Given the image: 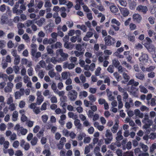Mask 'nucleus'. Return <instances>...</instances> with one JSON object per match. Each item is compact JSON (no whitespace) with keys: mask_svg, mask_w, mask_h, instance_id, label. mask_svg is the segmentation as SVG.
<instances>
[{"mask_svg":"<svg viewBox=\"0 0 156 156\" xmlns=\"http://www.w3.org/2000/svg\"><path fill=\"white\" fill-rule=\"evenodd\" d=\"M82 6L83 9V10L85 12L88 13L90 12V10L86 5L84 4Z\"/></svg>","mask_w":156,"mask_h":156,"instance_id":"69168bd1","label":"nucleus"},{"mask_svg":"<svg viewBox=\"0 0 156 156\" xmlns=\"http://www.w3.org/2000/svg\"><path fill=\"white\" fill-rule=\"evenodd\" d=\"M117 68L118 72L119 73H123L125 71H126V72H128L127 70H126V69L125 68L121 66L120 65Z\"/></svg>","mask_w":156,"mask_h":156,"instance_id":"e433bc0d","label":"nucleus"},{"mask_svg":"<svg viewBox=\"0 0 156 156\" xmlns=\"http://www.w3.org/2000/svg\"><path fill=\"white\" fill-rule=\"evenodd\" d=\"M114 67L113 65H110L108 67L107 70L110 73H113Z\"/></svg>","mask_w":156,"mask_h":156,"instance_id":"09e8293b","label":"nucleus"},{"mask_svg":"<svg viewBox=\"0 0 156 156\" xmlns=\"http://www.w3.org/2000/svg\"><path fill=\"white\" fill-rule=\"evenodd\" d=\"M6 42L4 40H0V49L4 48L5 46Z\"/></svg>","mask_w":156,"mask_h":156,"instance_id":"8fccbe9b","label":"nucleus"},{"mask_svg":"<svg viewBox=\"0 0 156 156\" xmlns=\"http://www.w3.org/2000/svg\"><path fill=\"white\" fill-rule=\"evenodd\" d=\"M44 97L43 96L37 97V103L38 105H40L44 101Z\"/></svg>","mask_w":156,"mask_h":156,"instance_id":"473e14b6","label":"nucleus"},{"mask_svg":"<svg viewBox=\"0 0 156 156\" xmlns=\"http://www.w3.org/2000/svg\"><path fill=\"white\" fill-rule=\"evenodd\" d=\"M78 95L77 92L74 90H72L69 92L67 96L69 99L71 101H75L77 98Z\"/></svg>","mask_w":156,"mask_h":156,"instance_id":"39448f33","label":"nucleus"},{"mask_svg":"<svg viewBox=\"0 0 156 156\" xmlns=\"http://www.w3.org/2000/svg\"><path fill=\"white\" fill-rule=\"evenodd\" d=\"M13 69L14 72L16 74H18L20 71V68L17 66H13Z\"/></svg>","mask_w":156,"mask_h":156,"instance_id":"052dcab7","label":"nucleus"},{"mask_svg":"<svg viewBox=\"0 0 156 156\" xmlns=\"http://www.w3.org/2000/svg\"><path fill=\"white\" fill-rule=\"evenodd\" d=\"M52 90L53 91L54 93L56 92L58 89H57V87L56 84L54 82H53L52 83L51 85V86Z\"/></svg>","mask_w":156,"mask_h":156,"instance_id":"79ce46f5","label":"nucleus"},{"mask_svg":"<svg viewBox=\"0 0 156 156\" xmlns=\"http://www.w3.org/2000/svg\"><path fill=\"white\" fill-rule=\"evenodd\" d=\"M14 129L17 131V134L19 136L21 135H25L28 132L27 129L24 128L23 127L21 126L19 124H16L14 127Z\"/></svg>","mask_w":156,"mask_h":156,"instance_id":"f03ea898","label":"nucleus"},{"mask_svg":"<svg viewBox=\"0 0 156 156\" xmlns=\"http://www.w3.org/2000/svg\"><path fill=\"white\" fill-rule=\"evenodd\" d=\"M113 65L116 68L120 66V63L119 61L116 59H114L112 60Z\"/></svg>","mask_w":156,"mask_h":156,"instance_id":"7c9ffc66","label":"nucleus"},{"mask_svg":"<svg viewBox=\"0 0 156 156\" xmlns=\"http://www.w3.org/2000/svg\"><path fill=\"white\" fill-rule=\"evenodd\" d=\"M22 96L19 91H17L15 93V98L16 99H20Z\"/></svg>","mask_w":156,"mask_h":156,"instance_id":"37998d69","label":"nucleus"},{"mask_svg":"<svg viewBox=\"0 0 156 156\" xmlns=\"http://www.w3.org/2000/svg\"><path fill=\"white\" fill-rule=\"evenodd\" d=\"M54 47V45L51 44V45L48 46L46 48V50L48 53L51 55V56H53L54 55L53 54L54 51L52 49Z\"/></svg>","mask_w":156,"mask_h":156,"instance_id":"a211bd4d","label":"nucleus"},{"mask_svg":"<svg viewBox=\"0 0 156 156\" xmlns=\"http://www.w3.org/2000/svg\"><path fill=\"white\" fill-rule=\"evenodd\" d=\"M139 84V83L138 82L134 81L133 79L130 80L128 83L127 85H133L135 87H137Z\"/></svg>","mask_w":156,"mask_h":156,"instance_id":"4be33fe9","label":"nucleus"},{"mask_svg":"<svg viewBox=\"0 0 156 156\" xmlns=\"http://www.w3.org/2000/svg\"><path fill=\"white\" fill-rule=\"evenodd\" d=\"M14 46V44L12 41H9L7 43V46L9 48H12Z\"/></svg>","mask_w":156,"mask_h":156,"instance_id":"338daca9","label":"nucleus"},{"mask_svg":"<svg viewBox=\"0 0 156 156\" xmlns=\"http://www.w3.org/2000/svg\"><path fill=\"white\" fill-rule=\"evenodd\" d=\"M139 88L140 89V91L141 92L144 94H146L147 93L148 91L147 89L144 86L140 85L139 86Z\"/></svg>","mask_w":156,"mask_h":156,"instance_id":"2f4dec72","label":"nucleus"},{"mask_svg":"<svg viewBox=\"0 0 156 156\" xmlns=\"http://www.w3.org/2000/svg\"><path fill=\"white\" fill-rule=\"evenodd\" d=\"M84 55L86 58L85 59L86 63L89 64L90 63L91 61L90 59V58L92 57V54L91 52H87L85 53Z\"/></svg>","mask_w":156,"mask_h":156,"instance_id":"f8f14e48","label":"nucleus"},{"mask_svg":"<svg viewBox=\"0 0 156 156\" xmlns=\"http://www.w3.org/2000/svg\"><path fill=\"white\" fill-rule=\"evenodd\" d=\"M122 132L121 130H119L117 133V136L116 137V139L117 141L119 142V141L121 140L123 138V136L122 135Z\"/></svg>","mask_w":156,"mask_h":156,"instance_id":"412c9836","label":"nucleus"},{"mask_svg":"<svg viewBox=\"0 0 156 156\" xmlns=\"http://www.w3.org/2000/svg\"><path fill=\"white\" fill-rule=\"evenodd\" d=\"M12 120L14 121H16L18 116V112L17 111H14L13 112L12 115Z\"/></svg>","mask_w":156,"mask_h":156,"instance_id":"4c0bfd02","label":"nucleus"},{"mask_svg":"<svg viewBox=\"0 0 156 156\" xmlns=\"http://www.w3.org/2000/svg\"><path fill=\"white\" fill-rule=\"evenodd\" d=\"M75 66L74 63H69L68 62H64L63 66V68L64 69H68L71 70L73 69Z\"/></svg>","mask_w":156,"mask_h":156,"instance_id":"9b49d317","label":"nucleus"},{"mask_svg":"<svg viewBox=\"0 0 156 156\" xmlns=\"http://www.w3.org/2000/svg\"><path fill=\"white\" fill-rule=\"evenodd\" d=\"M118 124L116 123L111 128V130L113 133H115L116 132L118 129Z\"/></svg>","mask_w":156,"mask_h":156,"instance_id":"c03bdc74","label":"nucleus"},{"mask_svg":"<svg viewBox=\"0 0 156 156\" xmlns=\"http://www.w3.org/2000/svg\"><path fill=\"white\" fill-rule=\"evenodd\" d=\"M20 58L19 55L15 57L14 60V64L16 65H18L20 63Z\"/></svg>","mask_w":156,"mask_h":156,"instance_id":"de8ad7c7","label":"nucleus"},{"mask_svg":"<svg viewBox=\"0 0 156 156\" xmlns=\"http://www.w3.org/2000/svg\"><path fill=\"white\" fill-rule=\"evenodd\" d=\"M132 144L131 142L129 141L127 142L126 144H124L122 146V149L123 150H125L126 149L128 150H129L131 148Z\"/></svg>","mask_w":156,"mask_h":156,"instance_id":"5701e85b","label":"nucleus"},{"mask_svg":"<svg viewBox=\"0 0 156 156\" xmlns=\"http://www.w3.org/2000/svg\"><path fill=\"white\" fill-rule=\"evenodd\" d=\"M101 68L100 67H98L97 68L95 72V74L96 76H100L101 73Z\"/></svg>","mask_w":156,"mask_h":156,"instance_id":"4d7b16f0","label":"nucleus"},{"mask_svg":"<svg viewBox=\"0 0 156 156\" xmlns=\"http://www.w3.org/2000/svg\"><path fill=\"white\" fill-rule=\"evenodd\" d=\"M111 26L116 31H118L120 29L121 23L115 19H113L111 21Z\"/></svg>","mask_w":156,"mask_h":156,"instance_id":"20e7f679","label":"nucleus"},{"mask_svg":"<svg viewBox=\"0 0 156 156\" xmlns=\"http://www.w3.org/2000/svg\"><path fill=\"white\" fill-rule=\"evenodd\" d=\"M140 146L144 152H146L148 151V147L147 145L140 143Z\"/></svg>","mask_w":156,"mask_h":156,"instance_id":"f704fd0d","label":"nucleus"},{"mask_svg":"<svg viewBox=\"0 0 156 156\" xmlns=\"http://www.w3.org/2000/svg\"><path fill=\"white\" fill-rule=\"evenodd\" d=\"M79 78L82 83H84L86 82V77L83 74H81Z\"/></svg>","mask_w":156,"mask_h":156,"instance_id":"774afa93","label":"nucleus"},{"mask_svg":"<svg viewBox=\"0 0 156 156\" xmlns=\"http://www.w3.org/2000/svg\"><path fill=\"white\" fill-rule=\"evenodd\" d=\"M156 68V67L155 66H151L149 67H147V72H152Z\"/></svg>","mask_w":156,"mask_h":156,"instance_id":"6e6d98bb","label":"nucleus"},{"mask_svg":"<svg viewBox=\"0 0 156 156\" xmlns=\"http://www.w3.org/2000/svg\"><path fill=\"white\" fill-rule=\"evenodd\" d=\"M55 93L58 94L59 97L63 96L65 93V92L64 91H60L58 90H57Z\"/></svg>","mask_w":156,"mask_h":156,"instance_id":"a18cd8bd","label":"nucleus"},{"mask_svg":"<svg viewBox=\"0 0 156 156\" xmlns=\"http://www.w3.org/2000/svg\"><path fill=\"white\" fill-rule=\"evenodd\" d=\"M69 73L66 72H64L62 73L61 76L62 79L63 80L67 79L68 77V74Z\"/></svg>","mask_w":156,"mask_h":156,"instance_id":"c9c22d12","label":"nucleus"},{"mask_svg":"<svg viewBox=\"0 0 156 156\" xmlns=\"http://www.w3.org/2000/svg\"><path fill=\"white\" fill-rule=\"evenodd\" d=\"M106 45L111 46L114 44L115 43V39L110 35L105 37L104 39Z\"/></svg>","mask_w":156,"mask_h":156,"instance_id":"423d86ee","label":"nucleus"},{"mask_svg":"<svg viewBox=\"0 0 156 156\" xmlns=\"http://www.w3.org/2000/svg\"><path fill=\"white\" fill-rule=\"evenodd\" d=\"M105 138L104 139L105 144H110L112 140V135L109 129H107L105 134Z\"/></svg>","mask_w":156,"mask_h":156,"instance_id":"7ed1b4c3","label":"nucleus"},{"mask_svg":"<svg viewBox=\"0 0 156 156\" xmlns=\"http://www.w3.org/2000/svg\"><path fill=\"white\" fill-rule=\"evenodd\" d=\"M104 82L105 83H107L108 85L110 84V80L108 76H105L104 77Z\"/></svg>","mask_w":156,"mask_h":156,"instance_id":"603ef678","label":"nucleus"},{"mask_svg":"<svg viewBox=\"0 0 156 156\" xmlns=\"http://www.w3.org/2000/svg\"><path fill=\"white\" fill-rule=\"evenodd\" d=\"M44 154H45V156H50L51 153L49 149H45L42 152Z\"/></svg>","mask_w":156,"mask_h":156,"instance_id":"58836bf2","label":"nucleus"},{"mask_svg":"<svg viewBox=\"0 0 156 156\" xmlns=\"http://www.w3.org/2000/svg\"><path fill=\"white\" fill-rule=\"evenodd\" d=\"M121 144L119 142L116 141L115 142H113L108 146V147L112 151H115L117 147H119L121 146Z\"/></svg>","mask_w":156,"mask_h":156,"instance_id":"6e6552de","label":"nucleus"},{"mask_svg":"<svg viewBox=\"0 0 156 156\" xmlns=\"http://www.w3.org/2000/svg\"><path fill=\"white\" fill-rule=\"evenodd\" d=\"M20 145L21 147L23 148L26 151L28 150L30 147L29 144L25 141L23 140H21Z\"/></svg>","mask_w":156,"mask_h":156,"instance_id":"9d476101","label":"nucleus"},{"mask_svg":"<svg viewBox=\"0 0 156 156\" xmlns=\"http://www.w3.org/2000/svg\"><path fill=\"white\" fill-rule=\"evenodd\" d=\"M140 61L143 62H147L148 61V57L147 54H142L139 58Z\"/></svg>","mask_w":156,"mask_h":156,"instance_id":"f3484780","label":"nucleus"},{"mask_svg":"<svg viewBox=\"0 0 156 156\" xmlns=\"http://www.w3.org/2000/svg\"><path fill=\"white\" fill-rule=\"evenodd\" d=\"M142 112H147L149 110V108L145 105H142L140 108Z\"/></svg>","mask_w":156,"mask_h":156,"instance_id":"5fc2aeb1","label":"nucleus"},{"mask_svg":"<svg viewBox=\"0 0 156 156\" xmlns=\"http://www.w3.org/2000/svg\"><path fill=\"white\" fill-rule=\"evenodd\" d=\"M19 7V6H17L14 5L12 9V12L13 13L19 15L21 14L23 12V11H22L21 9H18Z\"/></svg>","mask_w":156,"mask_h":156,"instance_id":"2eb2a0df","label":"nucleus"},{"mask_svg":"<svg viewBox=\"0 0 156 156\" xmlns=\"http://www.w3.org/2000/svg\"><path fill=\"white\" fill-rule=\"evenodd\" d=\"M68 116L69 118L73 119H77L78 116L77 115L75 114L73 112H70L68 113Z\"/></svg>","mask_w":156,"mask_h":156,"instance_id":"c756f323","label":"nucleus"},{"mask_svg":"<svg viewBox=\"0 0 156 156\" xmlns=\"http://www.w3.org/2000/svg\"><path fill=\"white\" fill-rule=\"evenodd\" d=\"M122 76L126 82H128L130 79V76L126 73H123Z\"/></svg>","mask_w":156,"mask_h":156,"instance_id":"a19ab883","label":"nucleus"},{"mask_svg":"<svg viewBox=\"0 0 156 156\" xmlns=\"http://www.w3.org/2000/svg\"><path fill=\"white\" fill-rule=\"evenodd\" d=\"M129 3L130 8L131 9H133L135 8L136 5V4L134 1H132L131 0H129Z\"/></svg>","mask_w":156,"mask_h":156,"instance_id":"cd10ccee","label":"nucleus"},{"mask_svg":"<svg viewBox=\"0 0 156 156\" xmlns=\"http://www.w3.org/2000/svg\"><path fill=\"white\" fill-rule=\"evenodd\" d=\"M13 98L10 95L9 97L7 99L6 103L8 105H10L13 103Z\"/></svg>","mask_w":156,"mask_h":156,"instance_id":"680f3d73","label":"nucleus"},{"mask_svg":"<svg viewBox=\"0 0 156 156\" xmlns=\"http://www.w3.org/2000/svg\"><path fill=\"white\" fill-rule=\"evenodd\" d=\"M28 75L29 76H31L33 75L34 70L32 67L29 68L27 70Z\"/></svg>","mask_w":156,"mask_h":156,"instance_id":"49530a36","label":"nucleus"},{"mask_svg":"<svg viewBox=\"0 0 156 156\" xmlns=\"http://www.w3.org/2000/svg\"><path fill=\"white\" fill-rule=\"evenodd\" d=\"M73 44L71 43H68V42H65L64 44V47L66 48L72 49L73 47Z\"/></svg>","mask_w":156,"mask_h":156,"instance_id":"c85d7f7f","label":"nucleus"},{"mask_svg":"<svg viewBox=\"0 0 156 156\" xmlns=\"http://www.w3.org/2000/svg\"><path fill=\"white\" fill-rule=\"evenodd\" d=\"M121 13L124 16H128L129 14V10L125 8H119Z\"/></svg>","mask_w":156,"mask_h":156,"instance_id":"dca6fc26","label":"nucleus"},{"mask_svg":"<svg viewBox=\"0 0 156 156\" xmlns=\"http://www.w3.org/2000/svg\"><path fill=\"white\" fill-rule=\"evenodd\" d=\"M93 146L92 144H89L88 145L86 146L85 148L84 154H87L90 151V149L93 148Z\"/></svg>","mask_w":156,"mask_h":156,"instance_id":"6ab92c4d","label":"nucleus"},{"mask_svg":"<svg viewBox=\"0 0 156 156\" xmlns=\"http://www.w3.org/2000/svg\"><path fill=\"white\" fill-rule=\"evenodd\" d=\"M142 122L144 124L143 127L145 129L149 128L153 123L152 120L149 119V115L147 113L145 114L144 118L142 119Z\"/></svg>","mask_w":156,"mask_h":156,"instance_id":"f257e3e1","label":"nucleus"},{"mask_svg":"<svg viewBox=\"0 0 156 156\" xmlns=\"http://www.w3.org/2000/svg\"><path fill=\"white\" fill-rule=\"evenodd\" d=\"M123 99L124 101H126V100L128 97V94L127 93L126 91L123 93Z\"/></svg>","mask_w":156,"mask_h":156,"instance_id":"bf43d9fd","label":"nucleus"},{"mask_svg":"<svg viewBox=\"0 0 156 156\" xmlns=\"http://www.w3.org/2000/svg\"><path fill=\"white\" fill-rule=\"evenodd\" d=\"M110 9L111 12L113 13L117 12L118 11V9L113 3H112L111 5L110 6Z\"/></svg>","mask_w":156,"mask_h":156,"instance_id":"aec40b11","label":"nucleus"},{"mask_svg":"<svg viewBox=\"0 0 156 156\" xmlns=\"http://www.w3.org/2000/svg\"><path fill=\"white\" fill-rule=\"evenodd\" d=\"M38 139L37 137H34L31 140L30 143L32 146H35L37 143Z\"/></svg>","mask_w":156,"mask_h":156,"instance_id":"72a5a7b5","label":"nucleus"},{"mask_svg":"<svg viewBox=\"0 0 156 156\" xmlns=\"http://www.w3.org/2000/svg\"><path fill=\"white\" fill-rule=\"evenodd\" d=\"M30 81V78L27 75L24 76L23 77V81L25 83H26Z\"/></svg>","mask_w":156,"mask_h":156,"instance_id":"0e129e2a","label":"nucleus"},{"mask_svg":"<svg viewBox=\"0 0 156 156\" xmlns=\"http://www.w3.org/2000/svg\"><path fill=\"white\" fill-rule=\"evenodd\" d=\"M70 40L72 43H75L77 41L78 42H80L81 40V39L80 38H78L77 37L75 36H73L70 38Z\"/></svg>","mask_w":156,"mask_h":156,"instance_id":"393cba45","label":"nucleus"},{"mask_svg":"<svg viewBox=\"0 0 156 156\" xmlns=\"http://www.w3.org/2000/svg\"><path fill=\"white\" fill-rule=\"evenodd\" d=\"M136 78L140 80H143L144 78V75L143 73H136L135 74Z\"/></svg>","mask_w":156,"mask_h":156,"instance_id":"a878e982","label":"nucleus"},{"mask_svg":"<svg viewBox=\"0 0 156 156\" xmlns=\"http://www.w3.org/2000/svg\"><path fill=\"white\" fill-rule=\"evenodd\" d=\"M0 78H2L5 81H7L8 78V76L6 74H3L0 73Z\"/></svg>","mask_w":156,"mask_h":156,"instance_id":"864d4df0","label":"nucleus"},{"mask_svg":"<svg viewBox=\"0 0 156 156\" xmlns=\"http://www.w3.org/2000/svg\"><path fill=\"white\" fill-rule=\"evenodd\" d=\"M9 22V18L6 15H4L2 16L0 21V23L2 24H7Z\"/></svg>","mask_w":156,"mask_h":156,"instance_id":"ddd939ff","label":"nucleus"},{"mask_svg":"<svg viewBox=\"0 0 156 156\" xmlns=\"http://www.w3.org/2000/svg\"><path fill=\"white\" fill-rule=\"evenodd\" d=\"M56 74V73L54 72L53 70H50L48 72V75L51 78L55 77Z\"/></svg>","mask_w":156,"mask_h":156,"instance_id":"ea45409f","label":"nucleus"},{"mask_svg":"<svg viewBox=\"0 0 156 156\" xmlns=\"http://www.w3.org/2000/svg\"><path fill=\"white\" fill-rule=\"evenodd\" d=\"M45 21V18H41L40 20L37 21L36 23L39 27H41Z\"/></svg>","mask_w":156,"mask_h":156,"instance_id":"b1692460","label":"nucleus"},{"mask_svg":"<svg viewBox=\"0 0 156 156\" xmlns=\"http://www.w3.org/2000/svg\"><path fill=\"white\" fill-rule=\"evenodd\" d=\"M118 2L121 5L123 6H126L127 4L126 0H119Z\"/></svg>","mask_w":156,"mask_h":156,"instance_id":"3c124183","label":"nucleus"},{"mask_svg":"<svg viewBox=\"0 0 156 156\" xmlns=\"http://www.w3.org/2000/svg\"><path fill=\"white\" fill-rule=\"evenodd\" d=\"M142 17L138 13H135L133 15V19L134 21L139 23L142 20Z\"/></svg>","mask_w":156,"mask_h":156,"instance_id":"4468645a","label":"nucleus"},{"mask_svg":"<svg viewBox=\"0 0 156 156\" xmlns=\"http://www.w3.org/2000/svg\"><path fill=\"white\" fill-rule=\"evenodd\" d=\"M60 54L61 57L62 58V61H64L67 59L68 57V55L63 52L62 49H58L56 50V54L57 55Z\"/></svg>","mask_w":156,"mask_h":156,"instance_id":"0eeeda50","label":"nucleus"},{"mask_svg":"<svg viewBox=\"0 0 156 156\" xmlns=\"http://www.w3.org/2000/svg\"><path fill=\"white\" fill-rule=\"evenodd\" d=\"M122 64L127 69L130 70L132 69V66L129 64L125 61H123L122 62Z\"/></svg>","mask_w":156,"mask_h":156,"instance_id":"bb28decb","label":"nucleus"},{"mask_svg":"<svg viewBox=\"0 0 156 156\" xmlns=\"http://www.w3.org/2000/svg\"><path fill=\"white\" fill-rule=\"evenodd\" d=\"M136 10L139 12H142L144 14L146 13L148 9L147 7L145 6L140 5L136 8Z\"/></svg>","mask_w":156,"mask_h":156,"instance_id":"1a4fd4ad","label":"nucleus"},{"mask_svg":"<svg viewBox=\"0 0 156 156\" xmlns=\"http://www.w3.org/2000/svg\"><path fill=\"white\" fill-rule=\"evenodd\" d=\"M26 70L25 68L24 67H22V69L21 70V74L22 76H26Z\"/></svg>","mask_w":156,"mask_h":156,"instance_id":"13d9d810","label":"nucleus"},{"mask_svg":"<svg viewBox=\"0 0 156 156\" xmlns=\"http://www.w3.org/2000/svg\"><path fill=\"white\" fill-rule=\"evenodd\" d=\"M62 133L64 136L66 137H68L69 134V132L66 129H64L62 131Z\"/></svg>","mask_w":156,"mask_h":156,"instance_id":"e2e57ef3","label":"nucleus"}]
</instances>
